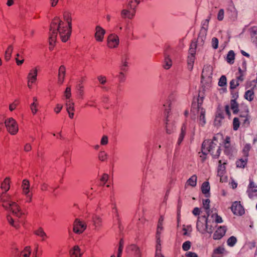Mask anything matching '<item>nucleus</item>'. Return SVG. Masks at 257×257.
I'll return each instance as SVG.
<instances>
[{
  "label": "nucleus",
  "mask_w": 257,
  "mask_h": 257,
  "mask_svg": "<svg viewBox=\"0 0 257 257\" xmlns=\"http://www.w3.org/2000/svg\"><path fill=\"white\" fill-rule=\"evenodd\" d=\"M74 102L72 100H66L65 106L66 107V110L69 114V116L70 118H73L74 117V111L75 110Z\"/></svg>",
  "instance_id": "14"
},
{
  "label": "nucleus",
  "mask_w": 257,
  "mask_h": 257,
  "mask_svg": "<svg viewBox=\"0 0 257 257\" xmlns=\"http://www.w3.org/2000/svg\"><path fill=\"white\" fill-rule=\"evenodd\" d=\"M31 253V250L30 246H26L24 249L21 252L20 257H29Z\"/></svg>",
  "instance_id": "35"
},
{
  "label": "nucleus",
  "mask_w": 257,
  "mask_h": 257,
  "mask_svg": "<svg viewBox=\"0 0 257 257\" xmlns=\"http://www.w3.org/2000/svg\"><path fill=\"white\" fill-rule=\"evenodd\" d=\"M212 47L214 49H216L218 47V40L215 37H213L211 40Z\"/></svg>",
  "instance_id": "54"
},
{
  "label": "nucleus",
  "mask_w": 257,
  "mask_h": 257,
  "mask_svg": "<svg viewBox=\"0 0 257 257\" xmlns=\"http://www.w3.org/2000/svg\"><path fill=\"white\" fill-rule=\"evenodd\" d=\"M239 85V82L238 81H236V79H232L230 82V88L231 89H235Z\"/></svg>",
  "instance_id": "49"
},
{
  "label": "nucleus",
  "mask_w": 257,
  "mask_h": 257,
  "mask_svg": "<svg viewBox=\"0 0 257 257\" xmlns=\"http://www.w3.org/2000/svg\"><path fill=\"white\" fill-rule=\"evenodd\" d=\"M108 177H109L108 175L104 173L102 175V176L100 178V181L103 184H104L108 180Z\"/></svg>",
  "instance_id": "57"
},
{
  "label": "nucleus",
  "mask_w": 257,
  "mask_h": 257,
  "mask_svg": "<svg viewBox=\"0 0 257 257\" xmlns=\"http://www.w3.org/2000/svg\"><path fill=\"white\" fill-rule=\"evenodd\" d=\"M63 16L64 20L66 21L68 24V26H69V28H71L72 24L70 14L69 13H65Z\"/></svg>",
  "instance_id": "42"
},
{
  "label": "nucleus",
  "mask_w": 257,
  "mask_h": 257,
  "mask_svg": "<svg viewBox=\"0 0 257 257\" xmlns=\"http://www.w3.org/2000/svg\"><path fill=\"white\" fill-rule=\"evenodd\" d=\"M225 249L223 247L219 246L214 250L212 257H220L222 254Z\"/></svg>",
  "instance_id": "28"
},
{
  "label": "nucleus",
  "mask_w": 257,
  "mask_h": 257,
  "mask_svg": "<svg viewBox=\"0 0 257 257\" xmlns=\"http://www.w3.org/2000/svg\"><path fill=\"white\" fill-rule=\"evenodd\" d=\"M191 242L190 241H186L182 244V248L184 251L188 250L191 247Z\"/></svg>",
  "instance_id": "52"
},
{
  "label": "nucleus",
  "mask_w": 257,
  "mask_h": 257,
  "mask_svg": "<svg viewBox=\"0 0 257 257\" xmlns=\"http://www.w3.org/2000/svg\"><path fill=\"white\" fill-rule=\"evenodd\" d=\"M145 211L146 209L144 208H142L141 211L139 210L136 214V217L140 220L141 218L143 217Z\"/></svg>",
  "instance_id": "53"
},
{
  "label": "nucleus",
  "mask_w": 257,
  "mask_h": 257,
  "mask_svg": "<svg viewBox=\"0 0 257 257\" xmlns=\"http://www.w3.org/2000/svg\"><path fill=\"white\" fill-rule=\"evenodd\" d=\"M101 144L102 145H105L108 143V138L106 136L102 137L101 140Z\"/></svg>",
  "instance_id": "63"
},
{
  "label": "nucleus",
  "mask_w": 257,
  "mask_h": 257,
  "mask_svg": "<svg viewBox=\"0 0 257 257\" xmlns=\"http://www.w3.org/2000/svg\"><path fill=\"white\" fill-rule=\"evenodd\" d=\"M21 187L24 193H29L30 190V183L28 179H24L22 181Z\"/></svg>",
  "instance_id": "23"
},
{
  "label": "nucleus",
  "mask_w": 257,
  "mask_h": 257,
  "mask_svg": "<svg viewBox=\"0 0 257 257\" xmlns=\"http://www.w3.org/2000/svg\"><path fill=\"white\" fill-rule=\"evenodd\" d=\"M65 76V67L61 65L59 69L58 72V82L60 84H62L64 80Z\"/></svg>",
  "instance_id": "20"
},
{
  "label": "nucleus",
  "mask_w": 257,
  "mask_h": 257,
  "mask_svg": "<svg viewBox=\"0 0 257 257\" xmlns=\"http://www.w3.org/2000/svg\"><path fill=\"white\" fill-rule=\"evenodd\" d=\"M251 148V146L249 144H246L243 147L242 153L244 157L247 158L248 156V153Z\"/></svg>",
  "instance_id": "41"
},
{
  "label": "nucleus",
  "mask_w": 257,
  "mask_h": 257,
  "mask_svg": "<svg viewBox=\"0 0 257 257\" xmlns=\"http://www.w3.org/2000/svg\"><path fill=\"white\" fill-rule=\"evenodd\" d=\"M127 62L126 61H122V64L120 66V70L122 71H126V67H127Z\"/></svg>",
  "instance_id": "62"
},
{
  "label": "nucleus",
  "mask_w": 257,
  "mask_h": 257,
  "mask_svg": "<svg viewBox=\"0 0 257 257\" xmlns=\"http://www.w3.org/2000/svg\"><path fill=\"white\" fill-rule=\"evenodd\" d=\"M249 191H251L252 192H257V185L251 179H249V184L248 186L247 192Z\"/></svg>",
  "instance_id": "33"
},
{
  "label": "nucleus",
  "mask_w": 257,
  "mask_h": 257,
  "mask_svg": "<svg viewBox=\"0 0 257 257\" xmlns=\"http://www.w3.org/2000/svg\"><path fill=\"white\" fill-rule=\"evenodd\" d=\"M7 131L12 135H16L18 132V125L16 121L12 117L6 119L5 121Z\"/></svg>",
  "instance_id": "5"
},
{
  "label": "nucleus",
  "mask_w": 257,
  "mask_h": 257,
  "mask_svg": "<svg viewBox=\"0 0 257 257\" xmlns=\"http://www.w3.org/2000/svg\"><path fill=\"white\" fill-rule=\"evenodd\" d=\"M34 75L32 77L28 76V81L30 82L31 84L34 83L37 79V70L36 68L34 69Z\"/></svg>",
  "instance_id": "48"
},
{
  "label": "nucleus",
  "mask_w": 257,
  "mask_h": 257,
  "mask_svg": "<svg viewBox=\"0 0 257 257\" xmlns=\"http://www.w3.org/2000/svg\"><path fill=\"white\" fill-rule=\"evenodd\" d=\"M211 15L210 14L208 18L202 21L201 23V29L200 30L199 35V39H200V37H202V38H205L207 35L209 26V22L211 19Z\"/></svg>",
  "instance_id": "8"
},
{
  "label": "nucleus",
  "mask_w": 257,
  "mask_h": 257,
  "mask_svg": "<svg viewBox=\"0 0 257 257\" xmlns=\"http://www.w3.org/2000/svg\"><path fill=\"white\" fill-rule=\"evenodd\" d=\"M201 188L202 193H209L210 187L209 182L208 181L204 182L202 184Z\"/></svg>",
  "instance_id": "36"
},
{
  "label": "nucleus",
  "mask_w": 257,
  "mask_h": 257,
  "mask_svg": "<svg viewBox=\"0 0 257 257\" xmlns=\"http://www.w3.org/2000/svg\"><path fill=\"white\" fill-rule=\"evenodd\" d=\"M218 144L217 136H214L212 140L204 141L202 145V152L204 156L203 160L206 159L207 152L210 153L213 159L219 158L221 153V149Z\"/></svg>",
  "instance_id": "2"
},
{
  "label": "nucleus",
  "mask_w": 257,
  "mask_h": 257,
  "mask_svg": "<svg viewBox=\"0 0 257 257\" xmlns=\"http://www.w3.org/2000/svg\"><path fill=\"white\" fill-rule=\"evenodd\" d=\"M212 75V67L210 65L204 66L201 74L202 78H210Z\"/></svg>",
  "instance_id": "18"
},
{
  "label": "nucleus",
  "mask_w": 257,
  "mask_h": 257,
  "mask_svg": "<svg viewBox=\"0 0 257 257\" xmlns=\"http://www.w3.org/2000/svg\"><path fill=\"white\" fill-rule=\"evenodd\" d=\"M254 92L252 89L247 90L244 94V98L249 101H252L254 98Z\"/></svg>",
  "instance_id": "30"
},
{
  "label": "nucleus",
  "mask_w": 257,
  "mask_h": 257,
  "mask_svg": "<svg viewBox=\"0 0 257 257\" xmlns=\"http://www.w3.org/2000/svg\"><path fill=\"white\" fill-rule=\"evenodd\" d=\"M7 218L8 221L9 222V223L13 226V227L18 228L19 227V225L18 223H15L14 222V220L13 219V218L10 215H8L7 216Z\"/></svg>",
  "instance_id": "46"
},
{
  "label": "nucleus",
  "mask_w": 257,
  "mask_h": 257,
  "mask_svg": "<svg viewBox=\"0 0 257 257\" xmlns=\"http://www.w3.org/2000/svg\"><path fill=\"white\" fill-rule=\"evenodd\" d=\"M37 104L35 102H34L33 103L31 104V109L33 114H35L37 111Z\"/></svg>",
  "instance_id": "61"
},
{
  "label": "nucleus",
  "mask_w": 257,
  "mask_h": 257,
  "mask_svg": "<svg viewBox=\"0 0 257 257\" xmlns=\"http://www.w3.org/2000/svg\"><path fill=\"white\" fill-rule=\"evenodd\" d=\"M234 151V149L232 147H231L230 145L224 146V153L226 155L231 157L233 155Z\"/></svg>",
  "instance_id": "34"
},
{
  "label": "nucleus",
  "mask_w": 257,
  "mask_h": 257,
  "mask_svg": "<svg viewBox=\"0 0 257 257\" xmlns=\"http://www.w3.org/2000/svg\"><path fill=\"white\" fill-rule=\"evenodd\" d=\"M120 15L123 19L128 18L132 19L135 15V11L128 9V8L124 9L121 10Z\"/></svg>",
  "instance_id": "16"
},
{
  "label": "nucleus",
  "mask_w": 257,
  "mask_h": 257,
  "mask_svg": "<svg viewBox=\"0 0 257 257\" xmlns=\"http://www.w3.org/2000/svg\"><path fill=\"white\" fill-rule=\"evenodd\" d=\"M197 177L196 175H192L190 178L188 179L186 183V186H190L191 187H195L197 184Z\"/></svg>",
  "instance_id": "24"
},
{
  "label": "nucleus",
  "mask_w": 257,
  "mask_h": 257,
  "mask_svg": "<svg viewBox=\"0 0 257 257\" xmlns=\"http://www.w3.org/2000/svg\"><path fill=\"white\" fill-rule=\"evenodd\" d=\"M240 123L239 119L237 117H234L233 120V128L236 131L239 127Z\"/></svg>",
  "instance_id": "47"
},
{
  "label": "nucleus",
  "mask_w": 257,
  "mask_h": 257,
  "mask_svg": "<svg viewBox=\"0 0 257 257\" xmlns=\"http://www.w3.org/2000/svg\"><path fill=\"white\" fill-rule=\"evenodd\" d=\"M107 155L104 151H101L98 155V158L101 161H104L107 158Z\"/></svg>",
  "instance_id": "51"
},
{
  "label": "nucleus",
  "mask_w": 257,
  "mask_h": 257,
  "mask_svg": "<svg viewBox=\"0 0 257 257\" xmlns=\"http://www.w3.org/2000/svg\"><path fill=\"white\" fill-rule=\"evenodd\" d=\"M97 79L99 81V83L102 85H104L106 82V78L104 76H98L97 77Z\"/></svg>",
  "instance_id": "56"
},
{
  "label": "nucleus",
  "mask_w": 257,
  "mask_h": 257,
  "mask_svg": "<svg viewBox=\"0 0 257 257\" xmlns=\"http://www.w3.org/2000/svg\"><path fill=\"white\" fill-rule=\"evenodd\" d=\"M119 43L118 37L114 34L109 35L107 39V46L110 48H114L118 46Z\"/></svg>",
  "instance_id": "10"
},
{
  "label": "nucleus",
  "mask_w": 257,
  "mask_h": 257,
  "mask_svg": "<svg viewBox=\"0 0 257 257\" xmlns=\"http://www.w3.org/2000/svg\"><path fill=\"white\" fill-rule=\"evenodd\" d=\"M64 96L65 97L66 100H71L70 99L71 97L70 87L68 86L66 88L65 91L64 92Z\"/></svg>",
  "instance_id": "45"
},
{
  "label": "nucleus",
  "mask_w": 257,
  "mask_h": 257,
  "mask_svg": "<svg viewBox=\"0 0 257 257\" xmlns=\"http://www.w3.org/2000/svg\"><path fill=\"white\" fill-rule=\"evenodd\" d=\"M92 219L93 222V224L96 227L100 225V223L101 222V219L99 216L96 214H94L92 216Z\"/></svg>",
  "instance_id": "38"
},
{
  "label": "nucleus",
  "mask_w": 257,
  "mask_h": 257,
  "mask_svg": "<svg viewBox=\"0 0 257 257\" xmlns=\"http://www.w3.org/2000/svg\"><path fill=\"white\" fill-rule=\"evenodd\" d=\"M222 119H223L220 118V117L219 116H215V119L214 121V125L216 126H220L221 125Z\"/></svg>",
  "instance_id": "58"
},
{
  "label": "nucleus",
  "mask_w": 257,
  "mask_h": 257,
  "mask_svg": "<svg viewBox=\"0 0 257 257\" xmlns=\"http://www.w3.org/2000/svg\"><path fill=\"white\" fill-rule=\"evenodd\" d=\"M248 113V111L247 110H246L243 112H240L239 115L241 118H243L242 119H241V120L243 121V123L244 124H245L246 123H247V124L249 123Z\"/></svg>",
  "instance_id": "37"
},
{
  "label": "nucleus",
  "mask_w": 257,
  "mask_h": 257,
  "mask_svg": "<svg viewBox=\"0 0 257 257\" xmlns=\"http://www.w3.org/2000/svg\"><path fill=\"white\" fill-rule=\"evenodd\" d=\"M117 77L120 82H123L125 81V75L122 71L119 73V74L117 75Z\"/></svg>",
  "instance_id": "60"
},
{
  "label": "nucleus",
  "mask_w": 257,
  "mask_h": 257,
  "mask_svg": "<svg viewBox=\"0 0 257 257\" xmlns=\"http://www.w3.org/2000/svg\"><path fill=\"white\" fill-rule=\"evenodd\" d=\"M70 254L71 257H81L82 253L81 252L79 247L78 245H75L70 251Z\"/></svg>",
  "instance_id": "22"
},
{
  "label": "nucleus",
  "mask_w": 257,
  "mask_h": 257,
  "mask_svg": "<svg viewBox=\"0 0 257 257\" xmlns=\"http://www.w3.org/2000/svg\"><path fill=\"white\" fill-rule=\"evenodd\" d=\"M195 57L194 55H188L187 58L188 69L192 70L193 68V65Z\"/></svg>",
  "instance_id": "27"
},
{
  "label": "nucleus",
  "mask_w": 257,
  "mask_h": 257,
  "mask_svg": "<svg viewBox=\"0 0 257 257\" xmlns=\"http://www.w3.org/2000/svg\"><path fill=\"white\" fill-rule=\"evenodd\" d=\"M96 32L95 37L97 41L101 42L103 39V36L105 31L99 26H97L95 28Z\"/></svg>",
  "instance_id": "17"
},
{
  "label": "nucleus",
  "mask_w": 257,
  "mask_h": 257,
  "mask_svg": "<svg viewBox=\"0 0 257 257\" xmlns=\"http://www.w3.org/2000/svg\"><path fill=\"white\" fill-rule=\"evenodd\" d=\"M196 44L195 43H191L189 50L188 55H194L196 53Z\"/></svg>",
  "instance_id": "43"
},
{
  "label": "nucleus",
  "mask_w": 257,
  "mask_h": 257,
  "mask_svg": "<svg viewBox=\"0 0 257 257\" xmlns=\"http://www.w3.org/2000/svg\"><path fill=\"white\" fill-rule=\"evenodd\" d=\"M226 162H223L222 163L221 160L218 161V166L217 168V176L220 177V181L223 182L226 180V177H224V174L226 173Z\"/></svg>",
  "instance_id": "7"
},
{
  "label": "nucleus",
  "mask_w": 257,
  "mask_h": 257,
  "mask_svg": "<svg viewBox=\"0 0 257 257\" xmlns=\"http://www.w3.org/2000/svg\"><path fill=\"white\" fill-rule=\"evenodd\" d=\"M209 203L210 200L209 199H206L204 200H203V207L205 210H208L209 209Z\"/></svg>",
  "instance_id": "59"
},
{
  "label": "nucleus",
  "mask_w": 257,
  "mask_h": 257,
  "mask_svg": "<svg viewBox=\"0 0 257 257\" xmlns=\"http://www.w3.org/2000/svg\"><path fill=\"white\" fill-rule=\"evenodd\" d=\"M0 199L3 207L6 210L11 211L16 217L20 218L24 214V213L16 203L12 201L11 196L9 194H1Z\"/></svg>",
  "instance_id": "3"
},
{
  "label": "nucleus",
  "mask_w": 257,
  "mask_h": 257,
  "mask_svg": "<svg viewBox=\"0 0 257 257\" xmlns=\"http://www.w3.org/2000/svg\"><path fill=\"white\" fill-rule=\"evenodd\" d=\"M130 248L135 257H141V250L138 246L135 244H132L130 245Z\"/></svg>",
  "instance_id": "21"
},
{
  "label": "nucleus",
  "mask_w": 257,
  "mask_h": 257,
  "mask_svg": "<svg viewBox=\"0 0 257 257\" xmlns=\"http://www.w3.org/2000/svg\"><path fill=\"white\" fill-rule=\"evenodd\" d=\"M10 178L6 177L1 183V187L3 191V193H6L9 190L10 188Z\"/></svg>",
  "instance_id": "19"
},
{
  "label": "nucleus",
  "mask_w": 257,
  "mask_h": 257,
  "mask_svg": "<svg viewBox=\"0 0 257 257\" xmlns=\"http://www.w3.org/2000/svg\"><path fill=\"white\" fill-rule=\"evenodd\" d=\"M226 228L224 226H220L215 231L213 235V238L215 240L221 239L225 234Z\"/></svg>",
  "instance_id": "15"
},
{
  "label": "nucleus",
  "mask_w": 257,
  "mask_h": 257,
  "mask_svg": "<svg viewBox=\"0 0 257 257\" xmlns=\"http://www.w3.org/2000/svg\"><path fill=\"white\" fill-rule=\"evenodd\" d=\"M226 83H227V79H226V76L225 75H222L219 80L218 85L219 86L223 87V86H226Z\"/></svg>",
  "instance_id": "44"
},
{
  "label": "nucleus",
  "mask_w": 257,
  "mask_h": 257,
  "mask_svg": "<svg viewBox=\"0 0 257 257\" xmlns=\"http://www.w3.org/2000/svg\"><path fill=\"white\" fill-rule=\"evenodd\" d=\"M247 158L244 157V159H240L236 161V165L238 168H244L246 165Z\"/></svg>",
  "instance_id": "32"
},
{
  "label": "nucleus",
  "mask_w": 257,
  "mask_h": 257,
  "mask_svg": "<svg viewBox=\"0 0 257 257\" xmlns=\"http://www.w3.org/2000/svg\"><path fill=\"white\" fill-rule=\"evenodd\" d=\"M224 10L222 9H221L219 10L218 14H217V20L219 21H221L224 19Z\"/></svg>",
  "instance_id": "50"
},
{
  "label": "nucleus",
  "mask_w": 257,
  "mask_h": 257,
  "mask_svg": "<svg viewBox=\"0 0 257 257\" xmlns=\"http://www.w3.org/2000/svg\"><path fill=\"white\" fill-rule=\"evenodd\" d=\"M185 130H186L185 127L183 126L181 128V132L179 135V138H178V140L177 141L178 145H180L181 144V143H182V141L183 140V139L185 135Z\"/></svg>",
  "instance_id": "39"
},
{
  "label": "nucleus",
  "mask_w": 257,
  "mask_h": 257,
  "mask_svg": "<svg viewBox=\"0 0 257 257\" xmlns=\"http://www.w3.org/2000/svg\"><path fill=\"white\" fill-rule=\"evenodd\" d=\"M238 71L239 73V75L236 76V80L238 81V82H242L244 80V78H243V76L242 74V71L241 68H239Z\"/></svg>",
  "instance_id": "55"
},
{
  "label": "nucleus",
  "mask_w": 257,
  "mask_h": 257,
  "mask_svg": "<svg viewBox=\"0 0 257 257\" xmlns=\"http://www.w3.org/2000/svg\"><path fill=\"white\" fill-rule=\"evenodd\" d=\"M86 228V225L78 219H76L74 223L73 231L74 232L80 234Z\"/></svg>",
  "instance_id": "13"
},
{
  "label": "nucleus",
  "mask_w": 257,
  "mask_h": 257,
  "mask_svg": "<svg viewBox=\"0 0 257 257\" xmlns=\"http://www.w3.org/2000/svg\"><path fill=\"white\" fill-rule=\"evenodd\" d=\"M72 28L64 25V23L58 18L53 20L50 27L49 42L50 45L56 42L57 34L59 33L62 42H66L71 36Z\"/></svg>",
  "instance_id": "1"
},
{
  "label": "nucleus",
  "mask_w": 257,
  "mask_h": 257,
  "mask_svg": "<svg viewBox=\"0 0 257 257\" xmlns=\"http://www.w3.org/2000/svg\"><path fill=\"white\" fill-rule=\"evenodd\" d=\"M207 223V219L205 216L199 217L196 223V227L198 230L201 233H205Z\"/></svg>",
  "instance_id": "6"
},
{
  "label": "nucleus",
  "mask_w": 257,
  "mask_h": 257,
  "mask_svg": "<svg viewBox=\"0 0 257 257\" xmlns=\"http://www.w3.org/2000/svg\"><path fill=\"white\" fill-rule=\"evenodd\" d=\"M234 58H235V54H234V51L233 50H230L228 52V54L227 55V57H226L227 62L228 63L232 64L234 63Z\"/></svg>",
  "instance_id": "31"
},
{
  "label": "nucleus",
  "mask_w": 257,
  "mask_h": 257,
  "mask_svg": "<svg viewBox=\"0 0 257 257\" xmlns=\"http://www.w3.org/2000/svg\"><path fill=\"white\" fill-rule=\"evenodd\" d=\"M34 233L42 238V240H44L45 238L47 237V234L44 232L43 229L42 227H39L38 229L34 231Z\"/></svg>",
  "instance_id": "29"
},
{
  "label": "nucleus",
  "mask_w": 257,
  "mask_h": 257,
  "mask_svg": "<svg viewBox=\"0 0 257 257\" xmlns=\"http://www.w3.org/2000/svg\"><path fill=\"white\" fill-rule=\"evenodd\" d=\"M230 108L232 110L233 114H236L238 112V104L235 99L230 100Z\"/></svg>",
  "instance_id": "25"
},
{
  "label": "nucleus",
  "mask_w": 257,
  "mask_h": 257,
  "mask_svg": "<svg viewBox=\"0 0 257 257\" xmlns=\"http://www.w3.org/2000/svg\"><path fill=\"white\" fill-rule=\"evenodd\" d=\"M172 65V60L169 57V56L165 54L164 58V64L163 65L164 68L166 69H169L171 67Z\"/></svg>",
  "instance_id": "26"
},
{
  "label": "nucleus",
  "mask_w": 257,
  "mask_h": 257,
  "mask_svg": "<svg viewBox=\"0 0 257 257\" xmlns=\"http://www.w3.org/2000/svg\"><path fill=\"white\" fill-rule=\"evenodd\" d=\"M185 255L186 257H198V255L195 252L191 251L186 252Z\"/></svg>",
  "instance_id": "64"
},
{
  "label": "nucleus",
  "mask_w": 257,
  "mask_h": 257,
  "mask_svg": "<svg viewBox=\"0 0 257 257\" xmlns=\"http://www.w3.org/2000/svg\"><path fill=\"white\" fill-rule=\"evenodd\" d=\"M237 242V239L234 236H230L227 240V244L230 247L234 246Z\"/></svg>",
  "instance_id": "40"
},
{
  "label": "nucleus",
  "mask_w": 257,
  "mask_h": 257,
  "mask_svg": "<svg viewBox=\"0 0 257 257\" xmlns=\"http://www.w3.org/2000/svg\"><path fill=\"white\" fill-rule=\"evenodd\" d=\"M194 117H192V119H195V116L196 115H198V122L199 125L202 126H204L206 124V119H205V110L204 108H201L200 111H196L195 115L193 114Z\"/></svg>",
  "instance_id": "11"
},
{
  "label": "nucleus",
  "mask_w": 257,
  "mask_h": 257,
  "mask_svg": "<svg viewBox=\"0 0 257 257\" xmlns=\"http://www.w3.org/2000/svg\"><path fill=\"white\" fill-rule=\"evenodd\" d=\"M203 101V97H200L199 95L197 101L194 100L192 103V106L191 109V112L192 114L195 115L196 111H200L201 108H203L201 107V105Z\"/></svg>",
  "instance_id": "9"
},
{
  "label": "nucleus",
  "mask_w": 257,
  "mask_h": 257,
  "mask_svg": "<svg viewBox=\"0 0 257 257\" xmlns=\"http://www.w3.org/2000/svg\"><path fill=\"white\" fill-rule=\"evenodd\" d=\"M231 211L234 214L237 215H242L244 213V210L240 202L235 201L231 207Z\"/></svg>",
  "instance_id": "12"
},
{
  "label": "nucleus",
  "mask_w": 257,
  "mask_h": 257,
  "mask_svg": "<svg viewBox=\"0 0 257 257\" xmlns=\"http://www.w3.org/2000/svg\"><path fill=\"white\" fill-rule=\"evenodd\" d=\"M170 100L164 104L166 132L168 134H171L175 130L174 120L171 114H170L169 111L170 110Z\"/></svg>",
  "instance_id": "4"
}]
</instances>
